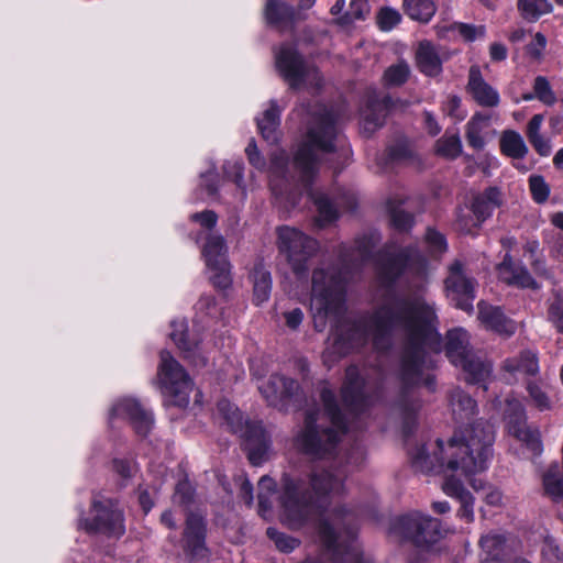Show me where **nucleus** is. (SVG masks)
Listing matches in <instances>:
<instances>
[{
  "mask_svg": "<svg viewBox=\"0 0 563 563\" xmlns=\"http://www.w3.org/2000/svg\"><path fill=\"white\" fill-rule=\"evenodd\" d=\"M545 45H547L545 36L542 33L538 32L533 36V40L531 41V43L527 46L528 54L530 56H532L533 58H540Z\"/></svg>",
  "mask_w": 563,
  "mask_h": 563,
  "instance_id": "obj_60",
  "label": "nucleus"
},
{
  "mask_svg": "<svg viewBox=\"0 0 563 563\" xmlns=\"http://www.w3.org/2000/svg\"><path fill=\"white\" fill-rule=\"evenodd\" d=\"M459 367L462 368L465 382L468 384H482L490 376L493 371L492 363L487 357L478 351H473L459 362Z\"/></svg>",
  "mask_w": 563,
  "mask_h": 563,
  "instance_id": "obj_25",
  "label": "nucleus"
},
{
  "mask_svg": "<svg viewBox=\"0 0 563 563\" xmlns=\"http://www.w3.org/2000/svg\"><path fill=\"white\" fill-rule=\"evenodd\" d=\"M541 554L549 563H556L563 560V552L556 540L551 536H547L543 539Z\"/></svg>",
  "mask_w": 563,
  "mask_h": 563,
  "instance_id": "obj_49",
  "label": "nucleus"
},
{
  "mask_svg": "<svg viewBox=\"0 0 563 563\" xmlns=\"http://www.w3.org/2000/svg\"><path fill=\"white\" fill-rule=\"evenodd\" d=\"M405 13L412 20L427 23L437 11L432 0H404Z\"/></svg>",
  "mask_w": 563,
  "mask_h": 563,
  "instance_id": "obj_37",
  "label": "nucleus"
},
{
  "mask_svg": "<svg viewBox=\"0 0 563 563\" xmlns=\"http://www.w3.org/2000/svg\"><path fill=\"white\" fill-rule=\"evenodd\" d=\"M503 369L510 374L522 373L534 376L539 372L538 357L531 351H522L518 356L506 358L503 363Z\"/></svg>",
  "mask_w": 563,
  "mask_h": 563,
  "instance_id": "obj_31",
  "label": "nucleus"
},
{
  "mask_svg": "<svg viewBox=\"0 0 563 563\" xmlns=\"http://www.w3.org/2000/svg\"><path fill=\"white\" fill-rule=\"evenodd\" d=\"M207 523L198 514L189 512L183 532L185 555L192 562L206 561L210 551L206 544Z\"/></svg>",
  "mask_w": 563,
  "mask_h": 563,
  "instance_id": "obj_14",
  "label": "nucleus"
},
{
  "mask_svg": "<svg viewBox=\"0 0 563 563\" xmlns=\"http://www.w3.org/2000/svg\"><path fill=\"white\" fill-rule=\"evenodd\" d=\"M266 534L275 543L276 548L284 553L292 552L300 544L298 539L280 532L273 527L267 528Z\"/></svg>",
  "mask_w": 563,
  "mask_h": 563,
  "instance_id": "obj_45",
  "label": "nucleus"
},
{
  "mask_svg": "<svg viewBox=\"0 0 563 563\" xmlns=\"http://www.w3.org/2000/svg\"><path fill=\"white\" fill-rule=\"evenodd\" d=\"M527 391L533 405L541 411L551 409V400L543 388L534 382H528Z\"/></svg>",
  "mask_w": 563,
  "mask_h": 563,
  "instance_id": "obj_47",
  "label": "nucleus"
},
{
  "mask_svg": "<svg viewBox=\"0 0 563 563\" xmlns=\"http://www.w3.org/2000/svg\"><path fill=\"white\" fill-rule=\"evenodd\" d=\"M533 90H534L536 97L540 101L544 102L545 104L554 103L555 97H554L551 86L545 77L538 76L534 79Z\"/></svg>",
  "mask_w": 563,
  "mask_h": 563,
  "instance_id": "obj_51",
  "label": "nucleus"
},
{
  "mask_svg": "<svg viewBox=\"0 0 563 563\" xmlns=\"http://www.w3.org/2000/svg\"><path fill=\"white\" fill-rule=\"evenodd\" d=\"M209 269L212 271L210 280L216 287L220 289H227L231 285L229 262L224 263L223 265L209 267Z\"/></svg>",
  "mask_w": 563,
  "mask_h": 563,
  "instance_id": "obj_53",
  "label": "nucleus"
},
{
  "mask_svg": "<svg viewBox=\"0 0 563 563\" xmlns=\"http://www.w3.org/2000/svg\"><path fill=\"white\" fill-rule=\"evenodd\" d=\"M503 194L498 187L490 186L473 197L471 203L472 213L479 222L486 221L493 212L503 205Z\"/></svg>",
  "mask_w": 563,
  "mask_h": 563,
  "instance_id": "obj_27",
  "label": "nucleus"
},
{
  "mask_svg": "<svg viewBox=\"0 0 563 563\" xmlns=\"http://www.w3.org/2000/svg\"><path fill=\"white\" fill-rule=\"evenodd\" d=\"M200 187L205 188L209 197L218 192V174L214 170H208L201 174Z\"/></svg>",
  "mask_w": 563,
  "mask_h": 563,
  "instance_id": "obj_57",
  "label": "nucleus"
},
{
  "mask_svg": "<svg viewBox=\"0 0 563 563\" xmlns=\"http://www.w3.org/2000/svg\"><path fill=\"white\" fill-rule=\"evenodd\" d=\"M202 255L208 268L227 263V244L224 238L219 234H210L207 238Z\"/></svg>",
  "mask_w": 563,
  "mask_h": 563,
  "instance_id": "obj_34",
  "label": "nucleus"
},
{
  "mask_svg": "<svg viewBox=\"0 0 563 563\" xmlns=\"http://www.w3.org/2000/svg\"><path fill=\"white\" fill-rule=\"evenodd\" d=\"M253 280V295L256 305L267 301L272 291L271 273L262 264H256L251 274Z\"/></svg>",
  "mask_w": 563,
  "mask_h": 563,
  "instance_id": "obj_35",
  "label": "nucleus"
},
{
  "mask_svg": "<svg viewBox=\"0 0 563 563\" xmlns=\"http://www.w3.org/2000/svg\"><path fill=\"white\" fill-rule=\"evenodd\" d=\"M264 16L269 25H294L299 14L297 10L283 0H266L264 7Z\"/></svg>",
  "mask_w": 563,
  "mask_h": 563,
  "instance_id": "obj_28",
  "label": "nucleus"
},
{
  "mask_svg": "<svg viewBox=\"0 0 563 563\" xmlns=\"http://www.w3.org/2000/svg\"><path fill=\"white\" fill-rule=\"evenodd\" d=\"M400 20V13L391 8H383L377 14V24L382 31H390Z\"/></svg>",
  "mask_w": 563,
  "mask_h": 563,
  "instance_id": "obj_50",
  "label": "nucleus"
},
{
  "mask_svg": "<svg viewBox=\"0 0 563 563\" xmlns=\"http://www.w3.org/2000/svg\"><path fill=\"white\" fill-rule=\"evenodd\" d=\"M113 468L122 478H130L134 471V465L128 460H113Z\"/></svg>",
  "mask_w": 563,
  "mask_h": 563,
  "instance_id": "obj_63",
  "label": "nucleus"
},
{
  "mask_svg": "<svg viewBox=\"0 0 563 563\" xmlns=\"http://www.w3.org/2000/svg\"><path fill=\"white\" fill-rule=\"evenodd\" d=\"M275 65L279 75L294 90L299 89L313 70L290 44H283L275 52Z\"/></svg>",
  "mask_w": 563,
  "mask_h": 563,
  "instance_id": "obj_12",
  "label": "nucleus"
},
{
  "mask_svg": "<svg viewBox=\"0 0 563 563\" xmlns=\"http://www.w3.org/2000/svg\"><path fill=\"white\" fill-rule=\"evenodd\" d=\"M448 400L453 419L461 424L467 423L465 428H460V430L455 432L457 435L461 434V431L478 422V420H476L473 423H468L473 417L477 415L478 407L476 400L462 388H452L448 394ZM479 421H483V419H479ZM484 422L488 423L494 429L488 421L484 420Z\"/></svg>",
  "mask_w": 563,
  "mask_h": 563,
  "instance_id": "obj_19",
  "label": "nucleus"
},
{
  "mask_svg": "<svg viewBox=\"0 0 563 563\" xmlns=\"http://www.w3.org/2000/svg\"><path fill=\"white\" fill-rule=\"evenodd\" d=\"M409 75L410 68L408 64L406 62H399L385 70L383 80L387 87H399L408 80Z\"/></svg>",
  "mask_w": 563,
  "mask_h": 563,
  "instance_id": "obj_43",
  "label": "nucleus"
},
{
  "mask_svg": "<svg viewBox=\"0 0 563 563\" xmlns=\"http://www.w3.org/2000/svg\"><path fill=\"white\" fill-rule=\"evenodd\" d=\"M285 321L288 328L297 329L303 319V312L300 308H295L284 313Z\"/></svg>",
  "mask_w": 563,
  "mask_h": 563,
  "instance_id": "obj_64",
  "label": "nucleus"
},
{
  "mask_svg": "<svg viewBox=\"0 0 563 563\" xmlns=\"http://www.w3.org/2000/svg\"><path fill=\"white\" fill-rule=\"evenodd\" d=\"M446 59L441 48L430 41H422L416 52L418 69L428 77H438L442 73V64Z\"/></svg>",
  "mask_w": 563,
  "mask_h": 563,
  "instance_id": "obj_24",
  "label": "nucleus"
},
{
  "mask_svg": "<svg viewBox=\"0 0 563 563\" xmlns=\"http://www.w3.org/2000/svg\"><path fill=\"white\" fill-rule=\"evenodd\" d=\"M459 34L468 42L475 41L477 37H482L485 34V26L479 25H471L465 23H460L457 26Z\"/></svg>",
  "mask_w": 563,
  "mask_h": 563,
  "instance_id": "obj_55",
  "label": "nucleus"
},
{
  "mask_svg": "<svg viewBox=\"0 0 563 563\" xmlns=\"http://www.w3.org/2000/svg\"><path fill=\"white\" fill-rule=\"evenodd\" d=\"M501 152L516 159L523 158L528 153V147L522 136L512 130L505 131L500 139Z\"/></svg>",
  "mask_w": 563,
  "mask_h": 563,
  "instance_id": "obj_36",
  "label": "nucleus"
},
{
  "mask_svg": "<svg viewBox=\"0 0 563 563\" xmlns=\"http://www.w3.org/2000/svg\"><path fill=\"white\" fill-rule=\"evenodd\" d=\"M341 395L345 408L353 416L362 413L369 406L366 384L357 366L351 365L346 368Z\"/></svg>",
  "mask_w": 563,
  "mask_h": 563,
  "instance_id": "obj_15",
  "label": "nucleus"
},
{
  "mask_svg": "<svg viewBox=\"0 0 563 563\" xmlns=\"http://www.w3.org/2000/svg\"><path fill=\"white\" fill-rule=\"evenodd\" d=\"M320 399L332 427L318 423L319 411L306 412L303 427L295 438L296 448L313 460L331 459L335 455L340 435L347 431V419L342 412L335 394L328 386L320 391Z\"/></svg>",
  "mask_w": 563,
  "mask_h": 563,
  "instance_id": "obj_6",
  "label": "nucleus"
},
{
  "mask_svg": "<svg viewBox=\"0 0 563 563\" xmlns=\"http://www.w3.org/2000/svg\"><path fill=\"white\" fill-rule=\"evenodd\" d=\"M426 242L433 254L446 251L448 244L445 236L432 228H428L426 232Z\"/></svg>",
  "mask_w": 563,
  "mask_h": 563,
  "instance_id": "obj_54",
  "label": "nucleus"
},
{
  "mask_svg": "<svg viewBox=\"0 0 563 563\" xmlns=\"http://www.w3.org/2000/svg\"><path fill=\"white\" fill-rule=\"evenodd\" d=\"M277 235L278 250L290 264L292 272L297 276L305 275L308 271V261L318 250L317 240L290 227L278 228Z\"/></svg>",
  "mask_w": 563,
  "mask_h": 563,
  "instance_id": "obj_8",
  "label": "nucleus"
},
{
  "mask_svg": "<svg viewBox=\"0 0 563 563\" xmlns=\"http://www.w3.org/2000/svg\"><path fill=\"white\" fill-rule=\"evenodd\" d=\"M528 141L540 156H549L551 154L552 147L550 141L542 135Z\"/></svg>",
  "mask_w": 563,
  "mask_h": 563,
  "instance_id": "obj_61",
  "label": "nucleus"
},
{
  "mask_svg": "<svg viewBox=\"0 0 563 563\" xmlns=\"http://www.w3.org/2000/svg\"><path fill=\"white\" fill-rule=\"evenodd\" d=\"M479 545L487 554V560L499 561L505 554L506 539L500 534H487L481 538Z\"/></svg>",
  "mask_w": 563,
  "mask_h": 563,
  "instance_id": "obj_42",
  "label": "nucleus"
},
{
  "mask_svg": "<svg viewBox=\"0 0 563 563\" xmlns=\"http://www.w3.org/2000/svg\"><path fill=\"white\" fill-rule=\"evenodd\" d=\"M92 519L81 518L79 528L89 533H102L108 537L120 538L125 533L124 516L117 500H93Z\"/></svg>",
  "mask_w": 563,
  "mask_h": 563,
  "instance_id": "obj_10",
  "label": "nucleus"
},
{
  "mask_svg": "<svg viewBox=\"0 0 563 563\" xmlns=\"http://www.w3.org/2000/svg\"><path fill=\"white\" fill-rule=\"evenodd\" d=\"M247 159L251 165L257 169H263L266 165L264 157L260 154L255 141L252 139L245 148Z\"/></svg>",
  "mask_w": 563,
  "mask_h": 563,
  "instance_id": "obj_58",
  "label": "nucleus"
},
{
  "mask_svg": "<svg viewBox=\"0 0 563 563\" xmlns=\"http://www.w3.org/2000/svg\"><path fill=\"white\" fill-rule=\"evenodd\" d=\"M244 441V449L247 452L252 465H261L271 448V437L264 429L261 421H246L244 430L239 434Z\"/></svg>",
  "mask_w": 563,
  "mask_h": 563,
  "instance_id": "obj_16",
  "label": "nucleus"
},
{
  "mask_svg": "<svg viewBox=\"0 0 563 563\" xmlns=\"http://www.w3.org/2000/svg\"><path fill=\"white\" fill-rule=\"evenodd\" d=\"M159 358L157 377L167 404L186 408L194 387L191 378L168 351H162Z\"/></svg>",
  "mask_w": 563,
  "mask_h": 563,
  "instance_id": "obj_7",
  "label": "nucleus"
},
{
  "mask_svg": "<svg viewBox=\"0 0 563 563\" xmlns=\"http://www.w3.org/2000/svg\"><path fill=\"white\" fill-rule=\"evenodd\" d=\"M258 389L267 402L275 406L278 401L292 398L299 389V384L292 378L274 374L260 385Z\"/></svg>",
  "mask_w": 563,
  "mask_h": 563,
  "instance_id": "obj_22",
  "label": "nucleus"
},
{
  "mask_svg": "<svg viewBox=\"0 0 563 563\" xmlns=\"http://www.w3.org/2000/svg\"><path fill=\"white\" fill-rule=\"evenodd\" d=\"M371 11L367 0H352L349 9L338 19L340 25H349L355 20H364Z\"/></svg>",
  "mask_w": 563,
  "mask_h": 563,
  "instance_id": "obj_44",
  "label": "nucleus"
},
{
  "mask_svg": "<svg viewBox=\"0 0 563 563\" xmlns=\"http://www.w3.org/2000/svg\"><path fill=\"white\" fill-rule=\"evenodd\" d=\"M405 203L406 200L398 198H390L387 202L390 223L399 232H409L415 224V217Z\"/></svg>",
  "mask_w": 563,
  "mask_h": 563,
  "instance_id": "obj_32",
  "label": "nucleus"
},
{
  "mask_svg": "<svg viewBox=\"0 0 563 563\" xmlns=\"http://www.w3.org/2000/svg\"><path fill=\"white\" fill-rule=\"evenodd\" d=\"M444 284L451 303L460 310L472 313L477 282L466 274L465 266L461 261L456 260L449 266Z\"/></svg>",
  "mask_w": 563,
  "mask_h": 563,
  "instance_id": "obj_11",
  "label": "nucleus"
},
{
  "mask_svg": "<svg viewBox=\"0 0 563 563\" xmlns=\"http://www.w3.org/2000/svg\"><path fill=\"white\" fill-rule=\"evenodd\" d=\"M462 142L457 133H445L435 142V153L446 159H455L462 154Z\"/></svg>",
  "mask_w": 563,
  "mask_h": 563,
  "instance_id": "obj_41",
  "label": "nucleus"
},
{
  "mask_svg": "<svg viewBox=\"0 0 563 563\" xmlns=\"http://www.w3.org/2000/svg\"><path fill=\"white\" fill-rule=\"evenodd\" d=\"M518 10L525 20L534 22L551 12L552 4L549 0H518Z\"/></svg>",
  "mask_w": 563,
  "mask_h": 563,
  "instance_id": "obj_40",
  "label": "nucleus"
},
{
  "mask_svg": "<svg viewBox=\"0 0 563 563\" xmlns=\"http://www.w3.org/2000/svg\"><path fill=\"white\" fill-rule=\"evenodd\" d=\"M190 220L194 222H198L201 227L206 229H213L217 225L218 216L212 210H205L202 212H196L190 216Z\"/></svg>",
  "mask_w": 563,
  "mask_h": 563,
  "instance_id": "obj_56",
  "label": "nucleus"
},
{
  "mask_svg": "<svg viewBox=\"0 0 563 563\" xmlns=\"http://www.w3.org/2000/svg\"><path fill=\"white\" fill-rule=\"evenodd\" d=\"M173 331L170 338L177 345V347L185 353V357H190L195 354L198 347V341L190 338L186 322H172Z\"/></svg>",
  "mask_w": 563,
  "mask_h": 563,
  "instance_id": "obj_38",
  "label": "nucleus"
},
{
  "mask_svg": "<svg viewBox=\"0 0 563 563\" xmlns=\"http://www.w3.org/2000/svg\"><path fill=\"white\" fill-rule=\"evenodd\" d=\"M504 420L510 434L525 442L533 452H541L540 434L527 427L526 411L520 400L515 397L506 398Z\"/></svg>",
  "mask_w": 563,
  "mask_h": 563,
  "instance_id": "obj_13",
  "label": "nucleus"
},
{
  "mask_svg": "<svg viewBox=\"0 0 563 563\" xmlns=\"http://www.w3.org/2000/svg\"><path fill=\"white\" fill-rule=\"evenodd\" d=\"M218 410L225 420L232 433L240 434L244 430L245 422L242 412L229 400L222 399L218 402Z\"/></svg>",
  "mask_w": 563,
  "mask_h": 563,
  "instance_id": "obj_39",
  "label": "nucleus"
},
{
  "mask_svg": "<svg viewBox=\"0 0 563 563\" xmlns=\"http://www.w3.org/2000/svg\"><path fill=\"white\" fill-rule=\"evenodd\" d=\"M477 318L482 325L498 335L509 338L516 332V323L505 316L500 307L481 300L477 303Z\"/></svg>",
  "mask_w": 563,
  "mask_h": 563,
  "instance_id": "obj_20",
  "label": "nucleus"
},
{
  "mask_svg": "<svg viewBox=\"0 0 563 563\" xmlns=\"http://www.w3.org/2000/svg\"><path fill=\"white\" fill-rule=\"evenodd\" d=\"M490 115L484 112H476L465 125V139L467 144L476 151L485 147L483 131L488 128Z\"/></svg>",
  "mask_w": 563,
  "mask_h": 563,
  "instance_id": "obj_30",
  "label": "nucleus"
},
{
  "mask_svg": "<svg viewBox=\"0 0 563 563\" xmlns=\"http://www.w3.org/2000/svg\"><path fill=\"white\" fill-rule=\"evenodd\" d=\"M482 222L473 214L466 211L465 209L460 208L456 213L455 227L457 231L463 234H474L477 229H479Z\"/></svg>",
  "mask_w": 563,
  "mask_h": 563,
  "instance_id": "obj_46",
  "label": "nucleus"
},
{
  "mask_svg": "<svg viewBox=\"0 0 563 563\" xmlns=\"http://www.w3.org/2000/svg\"><path fill=\"white\" fill-rule=\"evenodd\" d=\"M497 271L499 278L510 286L533 290L540 288L527 267L516 263L509 253L505 254L503 262L497 266Z\"/></svg>",
  "mask_w": 563,
  "mask_h": 563,
  "instance_id": "obj_21",
  "label": "nucleus"
},
{
  "mask_svg": "<svg viewBox=\"0 0 563 563\" xmlns=\"http://www.w3.org/2000/svg\"><path fill=\"white\" fill-rule=\"evenodd\" d=\"M394 101L389 95H383L375 89H368L365 96V106L362 110L363 129L373 133L383 126Z\"/></svg>",
  "mask_w": 563,
  "mask_h": 563,
  "instance_id": "obj_17",
  "label": "nucleus"
},
{
  "mask_svg": "<svg viewBox=\"0 0 563 563\" xmlns=\"http://www.w3.org/2000/svg\"><path fill=\"white\" fill-rule=\"evenodd\" d=\"M345 475L331 468H313L307 474L284 473L280 478L279 503L283 517L290 529L298 530L308 522L330 512L333 521H343L344 537L336 533L328 520L319 523V536L333 563H372L363 556L352 525L354 514L345 506L330 510L333 498L343 495Z\"/></svg>",
  "mask_w": 563,
  "mask_h": 563,
  "instance_id": "obj_2",
  "label": "nucleus"
},
{
  "mask_svg": "<svg viewBox=\"0 0 563 563\" xmlns=\"http://www.w3.org/2000/svg\"><path fill=\"white\" fill-rule=\"evenodd\" d=\"M529 187L533 200L537 203H543L548 200L550 195V187L544 178L540 175H532L529 178Z\"/></svg>",
  "mask_w": 563,
  "mask_h": 563,
  "instance_id": "obj_48",
  "label": "nucleus"
},
{
  "mask_svg": "<svg viewBox=\"0 0 563 563\" xmlns=\"http://www.w3.org/2000/svg\"><path fill=\"white\" fill-rule=\"evenodd\" d=\"M549 320L555 329L563 333V295H556L548 310Z\"/></svg>",
  "mask_w": 563,
  "mask_h": 563,
  "instance_id": "obj_52",
  "label": "nucleus"
},
{
  "mask_svg": "<svg viewBox=\"0 0 563 563\" xmlns=\"http://www.w3.org/2000/svg\"><path fill=\"white\" fill-rule=\"evenodd\" d=\"M416 253L413 247L407 246L398 250L386 247L376 254L377 282L385 294L368 320H341L344 300L336 313L327 317L335 320L332 332L334 344L345 350L363 345L372 336L374 347L385 352L393 345L395 331L404 334L405 343L398 373L401 390L397 407L401 415L405 438L415 432L421 408V401L415 388L423 384L430 391L435 390L434 376L431 374L423 376V373L431 365L427 357L426 345L439 343L434 306L420 294L399 295L394 289Z\"/></svg>",
  "mask_w": 563,
  "mask_h": 563,
  "instance_id": "obj_1",
  "label": "nucleus"
},
{
  "mask_svg": "<svg viewBox=\"0 0 563 563\" xmlns=\"http://www.w3.org/2000/svg\"><path fill=\"white\" fill-rule=\"evenodd\" d=\"M280 112L276 101H271L269 108L264 111L263 118L257 119V126L264 140L275 143L278 140L277 129L280 123Z\"/></svg>",
  "mask_w": 563,
  "mask_h": 563,
  "instance_id": "obj_33",
  "label": "nucleus"
},
{
  "mask_svg": "<svg viewBox=\"0 0 563 563\" xmlns=\"http://www.w3.org/2000/svg\"><path fill=\"white\" fill-rule=\"evenodd\" d=\"M543 115L542 114H534L527 124V137L528 140H531L536 136L542 135L540 133L541 125L543 123Z\"/></svg>",
  "mask_w": 563,
  "mask_h": 563,
  "instance_id": "obj_62",
  "label": "nucleus"
},
{
  "mask_svg": "<svg viewBox=\"0 0 563 563\" xmlns=\"http://www.w3.org/2000/svg\"><path fill=\"white\" fill-rule=\"evenodd\" d=\"M377 243L376 235L364 234L355 240L351 250L341 252L340 267L329 266L313 271L310 310L313 327L318 332L325 329L327 317L340 310L345 283L353 272L358 271L373 257V250Z\"/></svg>",
  "mask_w": 563,
  "mask_h": 563,
  "instance_id": "obj_5",
  "label": "nucleus"
},
{
  "mask_svg": "<svg viewBox=\"0 0 563 563\" xmlns=\"http://www.w3.org/2000/svg\"><path fill=\"white\" fill-rule=\"evenodd\" d=\"M394 530L418 548H429L441 538L440 521L420 512L400 516Z\"/></svg>",
  "mask_w": 563,
  "mask_h": 563,
  "instance_id": "obj_9",
  "label": "nucleus"
},
{
  "mask_svg": "<svg viewBox=\"0 0 563 563\" xmlns=\"http://www.w3.org/2000/svg\"><path fill=\"white\" fill-rule=\"evenodd\" d=\"M495 430L484 422L461 431L448 442L444 449L442 440H437L438 452L430 454L426 445L415 448L410 452L412 466L422 473H442L444 481L448 477L468 476L483 472L488 466L493 455Z\"/></svg>",
  "mask_w": 563,
  "mask_h": 563,
  "instance_id": "obj_3",
  "label": "nucleus"
},
{
  "mask_svg": "<svg viewBox=\"0 0 563 563\" xmlns=\"http://www.w3.org/2000/svg\"><path fill=\"white\" fill-rule=\"evenodd\" d=\"M388 156L391 161H405L411 157V151L405 143H396L388 147Z\"/></svg>",
  "mask_w": 563,
  "mask_h": 563,
  "instance_id": "obj_59",
  "label": "nucleus"
},
{
  "mask_svg": "<svg viewBox=\"0 0 563 563\" xmlns=\"http://www.w3.org/2000/svg\"><path fill=\"white\" fill-rule=\"evenodd\" d=\"M442 489L448 496L457 499L461 504L457 516L467 522H472L474 519V497L464 487L461 476L448 477L442 484Z\"/></svg>",
  "mask_w": 563,
  "mask_h": 563,
  "instance_id": "obj_26",
  "label": "nucleus"
},
{
  "mask_svg": "<svg viewBox=\"0 0 563 563\" xmlns=\"http://www.w3.org/2000/svg\"><path fill=\"white\" fill-rule=\"evenodd\" d=\"M445 354L450 362L459 365L463 357L474 350L470 346V334L462 328H456L448 331L445 338Z\"/></svg>",
  "mask_w": 563,
  "mask_h": 563,
  "instance_id": "obj_29",
  "label": "nucleus"
},
{
  "mask_svg": "<svg viewBox=\"0 0 563 563\" xmlns=\"http://www.w3.org/2000/svg\"><path fill=\"white\" fill-rule=\"evenodd\" d=\"M466 89L481 107L495 108L499 104L498 91L485 81L478 66H471Z\"/></svg>",
  "mask_w": 563,
  "mask_h": 563,
  "instance_id": "obj_23",
  "label": "nucleus"
},
{
  "mask_svg": "<svg viewBox=\"0 0 563 563\" xmlns=\"http://www.w3.org/2000/svg\"><path fill=\"white\" fill-rule=\"evenodd\" d=\"M128 418L140 437H146L154 424L152 412L144 409L141 404L134 399H123L117 402L110 412V419Z\"/></svg>",
  "mask_w": 563,
  "mask_h": 563,
  "instance_id": "obj_18",
  "label": "nucleus"
},
{
  "mask_svg": "<svg viewBox=\"0 0 563 563\" xmlns=\"http://www.w3.org/2000/svg\"><path fill=\"white\" fill-rule=\"evenodd\" d=\"M340 143L341 136L336 114L325 106H318L309 121L306 140L299 145L294 155L292 165L297 181L313 200L318 209L320 227L335 221L339 214L327 195L312 188L320 163L317 152L335 153L341 146Z\"/></svg>",
  "mask_w": 563,
  "mask_h": 563,
  "instance_id": "obj_4",
  "label": "nucleus"
}]
</instances>
